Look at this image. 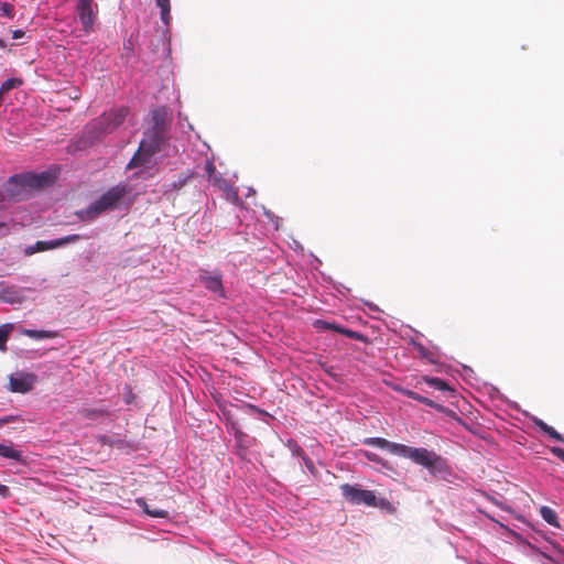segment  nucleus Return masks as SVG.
I'll use <instances>...</instances> for the list:
<instances>
[{
    "label": "nucleus",
    "instance_id": "nucleus-1",
    "mask_svg": "<svg viewBox=\"0 0 564 564\" xmlns=\"http://www.w3.org/2000/svg\"><path fill=\"white\" fill-rule=\"evenodd\" d=\"M364 444L387 449L393 455L409 458L413 463L425 467L434 477H444L451 474L447 460L434 451L393 443L383 437H368L364 440Z\"/></svg>",
    "mask_w": 564,
    "mask_h": 564
},
{
    "label": "nucleus",
    "instance_id": "nucleus-2",
    "mask_svg": "<svg viewBox=\"0 0 564 564\" xmlns=\"http://www.w3.org/2000/svg\"><path fill=\"white\" fill-rule=\"evenodd\" d=\"M165 142V134L145 130L138 150L127 164V170L135 167H150L153 163V155L162 150Z\"/></svg>",
    "mask_w": 564,
    "mask_h": 564
},
{
    "label": "nucleus",
    "instance_id": "nucleus-3",
    "mask_svg": "<svg viewBox=\"0 0 564 564\" xmlns=\"http://www.w3.org/2000/svg\"><path fill=\"white\" fill-rule=\"evenodd\" d=\"M127 186L119 184L109 188L98 199L93 202L86 208L79 210L77 216L83 221H91L102 213L112 209L127 195Z\"/></svg>",
    "mask_w": 564,
    "mask_h": 564
},
{
    "label": "nucleus",
    "instance_id": "nucleus-4",
    "mask_svg": "<svg viewBox=\"0 0 564 564\" xmlns=\"http://www.w3.org/2000/svg\"><path fill=\"white\" fill-rule=\"evenodd\" d=\"M343 497L352 505L378 507V499L373 491L361 489L358 486L343 484L340 486Z\"/></svg>",
    "mask_w": 564,
    "mask_h": 564
},
{
    "label": "nucleus",
    "instance_id": "nucleus-5",
    "mask_svg": "<svg viewBox=\"0 0 564 564\" xmlns=\"http://www.w3.org/2000/svg\"><path fill=\"white\" fill-rule=\"evenodd\" d=\"M129 113V109L127 107H120L117 109H111L108 112H104L95 122V127L104 133H109L116 130L119 126L123 123L127 116Z\"/></svg>",
    "mask_w": 564,
    "mask_h": 564
},
{
    "label": "nucleus",
    "instance_id": "nucleus-6",
    "mask_svg": "<svg viewBox=\"0 0 564 564\" xmlns=\"http://www.w3.org/2000/svg\"><path fill=\"white\" fill-rule=\"evenodd\" d=\"M76 12L83 25V30L86 33L91 32L98 14V4L96 1L78 0L76 4Z\"/></svg>",
    "mask_w": 564,
    "mask_h": 564
},
{
    "label": "nucleus",
    "instance_id": "nucleus-7",
    "mask_svg": "<svg viewBox=\"0 0 564 564\" xmlns=\"http://www.w3.org/2000/svg\"><path fill=\"white\" fill-rule=\"evenodd\" d=\"M17 182L34 188H41L45 185L53 183V175L48 172L35 173H22L11 176V183L14 185Z\"/></svg>",
    "mask_w": 564,
    "mask_h": 564
},
{
    "label": "nucleus",
    "instance_id": "nucleus-8",
    "mask_svg": "<svg viewBox=\"0 0 564 564\" xmlns=\"http://www.w3.org/2000/svg\"><path fill=\"white\" fill-rule=\"evenodd\" d=\"M36 377L33 373L19 372L10 376V390L26 393L32 390Z\"/></svg>",
    "mask_w": 564,
    "mask_h": 564
},
{
    "label": "nucleus",
    "instance_id": "nucleus-9",
    "mask_svg": "<svg viewBox=\"0 0 564 564\" xmlns=\"http://www.w3.org/2000/svg\"><path fill=\"white\" fill-rule=\"evenodd\" d=\"M200 282L203 285L220 296H224V286L221 281V275L219 273H212L209 271H202L199 274Z\"/></svg>",
    "mask_w": 564,
    "mask_h": 564
},
{
    "label": "nucleus",
    "instance_id": "nucleus-10",
    "mask_svg": "<svg viewBox=\"0 0 564 564\" xmlns=\"http://www.w3.org/2000/svg\"><path fill=\"white\" fill-rule=\"evenodd\" d=\"M167 129V110L165 107H158L151 112V127L149 131L165 134Z\"/></svg>",
    "mask_w": 564,
    "mask_h": 564
},
{
    "label": "nucleus",
    "instance_id": "nucleus-11",
    "mask_svg": "<svg viewBox=\"0 0 564 564\" xmlns=\"http://www.w3.org/2000/svg\"><path fill=\"white\" fill-rule=\"evenodd\" d=\"M313 326L318 329L334 330L336 333L345 335L348 338L356 339V340H360L362 338L361 334H359L355 330L348 329V328H344V327L337 325L336 323H332V322H328L325 319L314 321Z\"/></svg>",
    "mask_w": 564,
    "mask_h": 564
},
{
    "label": "nucleus",
    "instance_id": "nucleus-12",
    "mask_svg": "<svg viewBox=\"0 0 564 564\" xmlns=\"http://www.w3.org/2000/svg\"><path fill=\"white\" fill-rule=\"evenodd\" d=\"M210 182L214 186L218 187L221 192L225 193L227 199L234 203L238 202V191L232 186L230 181L223 177L221 174L214 176Z\"/></svg>",
    "mask_w": 564,
    "mask_h": 564
},
{
    "label": "nucleus",
    "instance_id": "nucleus-13",
    "mask_svg": "<svg viewBox=\"0 0 564 564\" xmlns=\"http://www.w3.org/2000/svg\"><path fill=\"white\" fill-rule=\"evenodd\" d=\"M31 187L22 184L21 182H17L14 185L11 183V178L8 181V184L4 188V196L12 200H21L26 197V194Z\"/></svg>",
    "mask_w": 564,
    "mask_h": 564
},
{
    "label": "nucleus",
    "instance_id": "nucleus-14",
    "mask_svg": "<svg viewBox=\"0 0 564 564\" xmlns=\"http://www.w3.org/2000/svg\"><path fill=\"white\" fill-rule=\"evenodd\" d=\"M395 391H399L400 393H402L403 395L410 398V399H413L417 402H421L430 408H433L437 411H441V412H444L445 408L442 405V404H438L436 403L435 401H433L432 399L430 398H426L415 391H412V390H409V389H405V388H402V387H395L394 388Z\"/></svg>",
    "mask_w": 564,
    "mask_h": 564
},
{
    "label": "nucleus",
    "instance_id": "nucleus-15",
    "mask_svg": "<svg viewBox=\"0 0 564 564\" xmlns=\"http://www.w3.org/2000/svg\"><path fill=\"white\" fill-rule=\"evenodd\" d=\"M422 382H425L430 387H432L435 390H438L441 392H446L449 395H454L455 390L452 388L446 381L436 378V377H429L423 376L421 379L416 382L415 388H419Z\"/></svg>",
    "mask_w": 564,
    "mask_h": 564
},
{
    "label": "nucleus",
    "instance_id": "nucleus-16",
    "mask_svg": "<svg viewBox=\"0 0 564 564\" xmlns=\"http://www.w3.org/2000/svg\"><path fill=\"white\" fill-rule=\"evenodd\" d=\"M0 457L11 459L18 463H24L23 453L14 448L11 442L0 443Z\"/></svg>",
    "mask_w": 564,
    "mask_h": 564
},
{
    "label": "nucleus",
    "instance_id": "nucleus-17",
    "mask_svg": "<svg viewBox=\"0 0 564 564\" xmlns=\"http://www.w3.org/2000/svg\"><path fill=\"white\" fill-rule=\"evenodd\" d=\"M534 425L542 432L546 433L551 438L564 443V436L560 434L556 430H554L552 426L547 425L543 420L541 419H534Z\"/></svg>",
    "mask_w": 564,
    "mask_h": 564
},
{
    "label": "nucleus",
    "instance_id": "nucleus-18",
    "mask_svg": "<svg viewBox=\"0 0 564 564\" xmlns=\"http://www.w3.org/2000/svg\"><path fill=\"white\" fill-rule=\"evenodd\" d=\"M137 503L143 509V511L153 518H167L169 512L163 509L151 508L150 505L142 498L137 499Z\"/></svg>",
    "mask_w": 564,
    "mask_h": 564
},
{
    "label": "nucleus",
    "instance_id": "nucleus-19",
    "mask_svg": "<svg viewBox=\"0 0 564 564\" xmlns=\"http://www.w3.org/2000/svg\"><path fill=\"white\" fill-rule=\"evenodd\" d=\"M540 514L546 523H549L550 525H552L554 528H560L557 514L552 508L543 506L540 509Z\"/></svg>",
    "mask_w": 564,
    "mask_h": 564
},
{
    "label": "nucleus",
    "instance_id": "nucleus-20",
    "mask_svg": "<svg viewBox=\"0 0 564 564\" xmlns=\"http://www.w3.org/2000/svg\"><path fill=\"white\" fill-rule=\"evenodd\" d=\"M79 414L87 420H98L108 415V412L104 409H83L79 411Z\"/></svg>",
    "mask_w": 564,
    "mask_h": 564
},
{
    "label": "nucleus",
    "instance_id": "nucleus-21",
    "mask_svg": "<svg viewBox=\"0 0 564 564\" xmlns=\"http://www.w3.org/2000/svg\"><path fill=\"white\" fill-rule=\"evenodd\" d=\"M13 330L12 324H3L0 326V351L7 350V340Z\"/></svg>",
    "mask_w": 564,
    "mask_h": 564
},
{
    "label": "nucleus",
    "instance_id": "nucleus-22",
    "mask_svg": "<svg viewBox=\"0 0 564 564\" xmlns=\"http://www.w3.org/2000/svg\"><path fill=\"white\" fill-rule=\"evenodd\" d=\"M89 236L69 235L59 239L51 240L50 247H61L70 242H76L80 239H88Z\"/></svg>",
    "mask_w": 564,
    "mask_h": 564
},
{
    "label": "nucleus",
    "instance_id": "nucleus-23",
    "mask_svg": "<svg viewBox=\"0 0 564 564\" xmlns=\"http://www.w3.org/2000/svg\"><path fill=\"white\" fill-rule=\"evenodd\" d=\"M24 334L33 339H45V338H54L56 336L55 332L52 330H36V329H26Z\"/></svg>",
    "mask_w": 564,
    "mask_h": 564
},
{
    "label": "nucleus",
    "instance_id": "nucleus-24",
    "mask_svg": "<svg viewBox=\"0 0 564 564\" xmlns=\"http://www.w3.org/2000/svg\"><path fill=\"white\" fill-rule=\"evenodd\" d=\"M156 6L161 9V19L164 23H169L171 4L170 0H155Z\"/></svg>",
    "mask_w": 564,
    "mask_h": 564
},
{
    "label": "nucleus",
    "instance_id": "nucleus-25",
    "mask_svg": "<svg viewBox=\"0 0 564 564\" xmlns=\"http://www.w3.org/2000/svg\"><path fill=\"white\" fill-rule=\"evenodd\" d=\"M361 455L367 458L368 460L372 462V463H376V464H380L381 466H383L384 468H390L389 465H388V462L384 460L383 458H381L379 455H377L376 453H372V452H368V451H361L360 452Z\"/></svg>",
    "mask_w": 564,
    "mask_h": 564
},
{
    "label": "nucleus",
    "instance_id": "nucleus-26",
    "mask_svg": "<svg viewBox=\"0 0 564 564\" xmlns=\"http://www.w3.org/2000/svg\"><path fill=\"white\" fill-rule=\"evenodd\" d=\"M21 84H22V80L19 78H9L2 83V85L0 87V94H6L9 90L15 88L17 86H19Z\"/></svg>",
    "mask_w": 564,
    "mask_h": 564
},
{
    "label": "nucleus",
    "instance_id": "nucleus-27",
    "mask_svg": "<svg viewBox=\"0 0 564 564\" xmlns=\"http://www.w3.org/2000/svg\"><path fill=\"white\" fill-rule=\"evenodd\" d=\"M0 14L12 19L14 17V7L10 2H0Z\"/></svg>",
    "mask_w": 564,
    "mask_h": 564
},
{
    "label": "nucleus",
    "instance_id": "nucleus-28",
    "mask_svg": "<svg viewBox=\"0 0 564 564\" xmlns=\"http://www.w3.org/2000/svg\"><path fill=\"white\" fill-rule=\"evenodd\" d=\"M293 453L297 456H301L307 467L312 466V460L305 455L303 448L299 446L296 443H293Z\"/></svg>",
    "mask_w": 564,
    "mask_h": 564
},
{
    "label": "nucleus",
    "instance_id": "nucleus-29",
    "mask_svg": "<svg viewBox=\"0 0 564 564\" xmlns=\"http://www.w3.org/2000/svg\"><path fill=\"white\" fill-rule=\"evenodd\" d=\"M417 351H419V354H420L423 358L427 359L430 362H432V364L436 362V360H435V358H434V354H433V352H431V351H430L427 348H425L424 346H422V345H417Z\"/></svg>",
    "mask_w": 564,
    "mask_h": 564
},
{
    "label": "nucleus",
    "instance_id": "nucleus-30",
    "mask_svg": "<svg viewBox=\"0 0 564 564\" xmlns=\"http://www.w3.org/2000/svg\"><path fill=\"white\" fill-rule=\"evenodd\" d=\"M205 171L208 174L209 180H212L214 176L218 175L219 173L216 172V167L213 162H207L205 165Z\"/></svg>",
    "mask_w": 564,
    "mask_h": 564
},
{
    "label": "nucleus",
    "instance_id": "nucleus-31",
    "mask_svg": "<svg viewBox=\"0 0 564 564\" xmlns=\"http://www.w3.org/2000/svg\"><path fill=\"white\" fill-rule=\"evenodd\" d=\"M50 246H51V241H37L36 242V250L37 251H45V250L54 248V247H50Z\"/></svg>",
    "mask_w": 564,
    "mask_h": 564
},
{
    "label": "nucleus",
    "instance_id": "nucleus-32",
    "mask_svg": "<svg viewBox=\"0 0 564 564\" xmlns=\"http://www.w3.org/2000/svg\"><path fill=\"white\" fill-rule=\"evenodd\" d=\"M551 453L560 458L564 463V449L561 447L553 446L551 447Z\"/></svg>",
    "mask_w": 564,
    "mask_h": 564
},
{
    "label": "nucleus",
    "instance_id": "nucleus-33",
    "mask_svg": "<svg viewBox=\"0 0 564 564\" xmlns=\"http://www.w3.org/2000/svg\"><path fill=\"white\" fill-rule=\"evenodd\" d=\"M10 495H11V492H10L9 487L6 485H2L0 482V497L8 498V497H10Z\"/></svg>",
    "mask_w": 564,
    "mask_h": 564
},
{
    "label": "nucleus",
    "instance_id": "nucleus-34",
    "mask_svg": "<svg viewBox=\"0 0 564 564\" xmlns=\"http://www.w3.org/2000/svg\"><path fill=\"white\" fill-rule=\"evenodd\" d=\"M13 416H6L0 419V427L13 421Z\"/></svg>",
    "mask_w": 564,
    "mask_h": 564
},
{
    "label": "nucleus",
    "instance_id": "nucleus-35",
    "mask_svg": "<svg viewBox=\"0 0 564 564\" xmlns=\"http://www.w3.org/2000/svg\"><path fill=\"white\" fill-rule=\"evenodd\" d=\"M24 36V32L22 30H15L12 32V39L18 40Z\"/></svg>",
    "mask_w": 564,
    "mask_h": 564
},
{
    "label": "nucleus",
    "instance_id": "nucleus-36",
    "mask_svg": "<svg viewBox=\"0 0 564 564\" xmlns=\"http://www.w3.org/2000/svg\"><path fill=\"white\" fill-rule=\"evenodd\" d=\"M242 435H243V434H242V432H241V431H239V430H237V431H236V437H237V438H240Z\"/></svg>",
    "mask_w": 564,
    "mask_h": 564
},
{
    "label": "nucleus",
    "instance_id": "nucleus-37",
    "mask_svg": "<svg viewBox=\"0 0 564 564\" xmlns=\"http://www.w3.org/2000/svg\"><path fill=\"white\" fill-rule=\"evenodd\" d=\"M4 46H6L4 41L0 40V47H4Z\"/></svg>",
    "mask_w": 564,
    "mask_h": 564
},
{
    "label": "nucleus",
    "instance_id": "nucleus-38",
    "mask_svg": "<svg viewBox=\"0 0 564 564\" xmlns=\"http://www.w3.org/2000/svg\"><path fill=\"white\" fill-rule=\"evenodd\" d=\"M1 227H4V224H3V223H0V228H1Z\"/></svg>",
    "mask_w": 564,
    "mask_h": 564
}]
</instances>
